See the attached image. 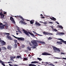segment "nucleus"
I'll return each mask as SVG.
<instances>
[{
    "label": "nucleus",
    "mask_w": 66,
    "mask_h": 66,
    "mask_svg": "<svg viewBox=\"0 0 66 66\" xmlns=\"http://www.w3.org/2000/svg\"><path fill=\"white\" fill-rule=\"evenodd\" d=\"M39 43H40L42 44L45 45V43L44 42H42V41H39Z\"/></svg>",
    "instance_id": "obj_24"
},
{
    "label": "nucleus",
    "mask_w": 66,
    "mask_h": 66,
    "mask_svg": "<svg viewBox=\"0 0 66 66\" xmlns=\"http://www.w3.org/2000/svg\"><path fill=\"white\" fill-rule=\"evenodd\" d=\"M37 59H38V60H39V61H42V59L40 58H37Z\"/></svg>",
    "instance_id": "obj_36"
},
{
    "label": "nucleus",
    "mask_w": 66,
    "mask_h": 66,
    "mask_svg": "<svg viewBox=\"0 0 66 66\" xmlns=\"http://www.w3.org/2000/svg\"><path fill=\"white\" fill-rule=\"evenodd\" d=\"M29 44L30 46H33V45H32V44H31V43H30Z\"/></svg>",
    "instance_id": "obj_45"
},
{
    "label": "nucleus",
    "mask_w": 66,
    "mask_h": 66,
    "mask_svg": "<svg viewBox=\"0 0 66 66\" xmlns=\"http://www.w3.org/2000/svg\"><path fill=\"white\" fill-rule=\"evenodd\" d=\"M16 59H19V58H21V59L22 60V57L21 56H20V55H17L16 57Z\"/></svg>",
    "instance_id": "obj_18"
},
{
    "label": "nucleus",
    "mask_w": 66,
    "mask_h": 66,
    "mask_svg": "<svg viewBox=\"0 0 66 66\" xmlns=\"http://www.w3.org/2000/svg\"><path fill=\"white\" fill-rule=\"evenodd\" d=\"M21 22V23H23V24H27V23L23 21H20V23Z\"/></svg>",
    "instance_id": "obj_14"
},
{
    "label": "nucleus",
    "mask_w": 66,
    "mask_h": 66,
    "mask_svg": "<svg viewBox=\"0 0 66 66\" xmlns=\"http://www.w3.org/2000/svg\"><path fill=\"white\" fill-rule=\"evenodd\" d=\"M58 39V40H62L60 41V42H62V43H64L66 45V41H64V40H63L62 39Z\"/></svg>",
    "instance_id": "obj_11"
},
{
    "label": "nucleus",
    "mask_w": 66,
    "mask_h": 66,
    "mask_svg": "<svg viewBox=\"0 0 66 66\" xmlns=\"http://www.w3.org/2000/svg\"><path fill=\"white\" fill-rule=\"evenodd\" d=\"M22 48H24V47H25V45L23 44H22Z\"/></svg>",
    "instance_id": "obj_35"
},
{
    "label": "nucleus",
    "mask_w": 66,
    "mask_h": 66,
    "mask_svg": "<svg viewBox=\"0 0 66 66\" xmlns=\"http://www.w3.org/2000/svg\"><path fill=\"white\" fill-rule=\"evenodd\" d=\"M31 64H36V63H38V62L37 61H35L31 62Z\"/></svg>",
    "instance_id": "obj_17"
},
{
    "label": "nucleus",
    "mask_w": 66,
    "mask_h": 66,
    "mask_svg": "<svg viewBox=\"0 0 66 66\" xmlns=\"http://www.w3.org/2000/svg\"><path fill=\"white\" fill-rule=\"evenodd\" d=\"M7 48L9 50H11L12 49V46H11V45H8L7 46Z\"/></svg>",
    "instance_id": "obj_15"
},
{
    "label": "nucleus",
    "mask_w": 66,
    "mask_h": 66,
    "mask_svg": "<svg viewBox=\"0 0 66 66\" xmlns=\"http://www.w3.org/2000/svg\"><path fill=\"white\" fill-rule=\"evenodd\" d=\"M40 16H43V15H42V14H41Z\"/></svg>",
    "instance_id": "obj_61"
},
{
    "label": "nucleus",
    "mask_w": 66,
    "mask_h": 66,
    "mask_svg": "<svg viewBox=\"0 0 66 66\" xmlns=\"http://www.w3.org/2000/svg\"><path fill=\"white\" fill-rule=\"evenodd\" d=\"M52 30L53 31H55V32H57V30L56 29H53Z\"/></svg>",
    "instance_id": "obj_31"
},
{
    "label": "nucleus",
    "mask_w": 66,
    "mask_h": 66,
    "mask_svg": "<svg viewBox=\"0 0 66 66\" xmlns=\"http://www.w3.org/2000/svg\"><path fill=\"white\" fill-rule=\"evenodd\" d=\"M0 12H0V16H1L2 13L3 12V11H2V9H1L0 10Z\"/></svg>",
    "instance_id": "obj_30"
},
{
    "label": "nucleus",
    "mask_w": 66,
    "mask_h": 66,
    "mask_svg": "<svg viewBox=\"0 0 66 66\" xmlns=\"http://www.w3.org/2000/svg\"><path fill=\"white\" fill-rule=\"evenodd\" d=\"M1 16V18H3L4 17L5 15H4L2 13Z\"/></svg>",
    "instance_id": "obj_20"
},
{
    "label": "nucleus",
    "mask_w": 66,
    "mask_h": 66,
    "mask_svg": "<svg viewBox=\"0 0 66 66\" xmlns=\"http://www.w3.org/2000/svg\"><path fill=\"white\" fill-rule=\"evenodd\" d=\"M43 33L44 35H53V34L44 31L43 32Z\"/></svg>",
    "instance_id": "obj_6"
},
{
    "label": "nucleus",
    "mask_w": 66,
    "mask_h": 66,
    "mask_svg": "<svg viewBox=\"0 0 66 66\" xmlns=\"http://www.w3.org/2000/svg\"><path fill=\"white\" fill-rule=\"evenodd\" d=\"M53 49L55 52L56 53H59L61 51V50L60 49L56 47L55 46L53 47Z\"/></svg>",
    "instance_id": "obj_3"
},
{
    "label": "nucleus",
    "mask_w": 66,
    "mask_h": 66,
    "mask_svg": "<svg viewBox=\"0 0 66 66\" xmlns=\"http://www.w3.org/2000/svg\"><path fill=\"white\" fill-rule=\"evenodd\" d=\"M45 64H47L48 65H50V66H55V65L52 64H49L48 63V62H46L45 63Z\"/></svg>",
    "instance_id": "obj_19"
},
{
    "label": "nucleus",
    "mask_w": 66,
    "mask_h": 66,
    "mask_svg": "<svg viewBox=\"0 0 66 66\" xmlns=\"http://www.w3.org/2000/svg\"><path fill=\"white\" fill-rule=\"evenodd\" d=\"M14 42L15 43V44H16V43H17V40H14Z\"/></svg>",
    "instance_id": "obj_39"
},
{
    "label": "nucleus",
    "mask_w": 66,
    "mask_h": 66,
    "mask_svg": "<svg viewBox=\"0 0 66 66\" xmlns=\"http://www.w3.org/2000/svg\"><path fill=\"white\" fill-rule=\"evenodd\" d=\"M53 18V21H55V20H56V18H55L54 17H52Z\"/></svg>",
    "instance_id": "obj_32"
},
{
    "label": "nucleus",
    "mask_w": 66,
    "mask_h": 66,
    "mask_svg": "<svg viewBox=\"0 0 66 66\" xmlns=\"http://www.w3.org/2000/svg\"><path fill=\"white\" fill-rule=\"evenodd\" d=\"M57 62H54V63L55 64H56V63H57Z\"/></svg>",
    "instance_id": "obj_51"
},
{
    "label": "nucleus",
    "mask_w": 66,
    "mask_h": 66,
    "mask_svg": "<svg viewBox=\"0 0 66 66\" xmlns=\"http://www.w3.org/2000/svg\"><path fill=\"white\" fill-rule=\"evenodd\" d=\"M16 35H18V33H16Z\"/></svg>",
    "instance_id": "obj_59"
},
{
    "label": "nucleus",
    "mask_w": 66,
    "mask_h": 66,
    "mask_svg": "<svg viewBox=\"0 0 66 66\" xmlns=\"http://www.w3.org/2000/svg\"><path fill=\"white\" fill-rule=\"evenodd\" d=\"M42 55H51L50 54L46 52H44L43 53H42Z\"/></svg>",
    "instance_id": "obj_7"
},
{
    "label": "nucleus",
    "mask_w": 66,
    "mask_h": 66,
    "mask_svg": "<svg viewBox=\"0 0 66 66\" xmlns=\"http://www.w3.org/2000/svg\"><path fill=\"white\" fill-rule=\"evenodd\" d=\"M11 36H13V37H14V38H16V39H18V40H19L20 41V40H23H23H24V38H18L15 36L13 35H12Z\"/></svg>",
    "instance_id": "obj_4"
},
{
    "label": "nucleus",
    "mask_w": 66,
    "mask_h": 66,
    "mask_svg": "<svg viewBox=\"0 0 66 66\" xmlns=\"http://www.w3.org/2000/svg\"><path fill=\"white\" fill-rule=\"evenodd\" d=\"M11 60H12V59H14L16 58V56H12L10 57Z\"/></svg>",
    "instance_id": "obj_22"
},
{
    "label": "nucleus",
    "mask_w": 66,
    "mask_h": 66,
    "mask_svg": "<svg viewBox=\"0 0 66 66\" xmlns=\"http://www.w3.org/2000/svg\"><path fill=\"white\" fill-rule=\"evenodd\" d=\"M11 60H12V61H14V59H11Z\"/></svg>",
    "instance_id": "obj_55"
},
{
    "label": "nucleus",
    "mask_w": 66,
    "mask_h": 66,
    "mask_svg": "<svg viewBox=\"0 0 66 66\" xmlns=\"http://www.w3.org/2000/svg\"><path fill=\"white\" fill-rule=\"evenodd\" d=\"M30 55L29 54V55H28V56L30 57Z\"/></svg>",
    "instance_id": "obj_63"
},
{
    "label": "nucleus",
    "mask_w": 66,
    "mask_h": 66,
    "mask_svg": "<svg viewBox=\"0 0 66 66\" xmlns=\"http://www.w3.org/2000/svg\"><path fill=\"white\" fill-rule=\"evenodd\" d=\"M34 33V34H37V35H38L39 36H42V35H40L39 34H38L36 33V32H35V31H32Z\"/></svg>",
    "instance_id": "obj_25"
},
{
    "label": "nucleus",
    "mask_w": 66,
    "mask_h": 66,
    "mask_svg": "<svg viewBox=\"0 0 66 66\" xmlns=\"http://www.w3.org/2000/svg\"><path fill=\"white\" fill-rule=\"evenodd\" d=\"M50 19H51V20H53V18H50Z\"/></svg>",
    "instance_id": "obj_52"
},
{
    "label": "nucleus",
    "mask_w": 66,
    "mask_h": 66,
    "mask_svg": "<svg viewBox=\"0 0 66 66\" xmlns=\"http://www.w3.org/2000/svg\"><path fill=\"white\" fill-rule=\"evenodd\" d=\"M43 23H44V24H47L48 23L47 22H43Z\"/></svg>",
    "instance_id": "obj_42"
},
{
    "label": "nucleus",
    "mask_w": 66,
    "mask_h": 66,
    "mask_svg": "<svg viewBox=\"0 0 66 66\" xmlns=\"http://www.w3.org/2000/svg\"><path fill=\"white\" fill-rule=\"evenodd\" d=\"M56 22V23H57V24H60L59 23L57 22Z\"/></svg>",
    "instance_id": "obj_50"
},
{
    "label": "nucleus",
    "mask_w": 66,
    "mask_h": 66,
    "mask_svg": "<svg viewBox=\"0 0 66 66\" xmlns=\"http://www.w3.org/2000/svg\"><path fill=\"white\" fill-rule=\"evenodd\" d=\"M29 66H36V65L34 64H30L28 65Z\"/></svg>",
    "instance_id": "obj_27"
},
{
    "label": "nucleus",
    "mask_w": 66,
    "mask_h": 66,
    "mask_svg": "<svg viewBox=\"0 0 66 66\" xmlns=\"http://www.w3.org/2000/svg\"><path fill=\"white\" fill-rule=\"evenodd\" d=\"M1 43L2 46H3L6 45V42L3 40V41L1 42Z\"/></svg>",
    "instance_id": "obj_9"
},
{
    "label": "nucleus",
    "mask_w": 66,
    "mask_h": 66,
    "mask_svg": "<svg viewBox=\"0 0 66 66\" xmlns=\"http://www.w3.org/2000/svg\"><path fill=\"white\" fill-rule=\"evenodd\" d=\"M14 17H15L16 18H17V16H14Z\"/></svg>",
    "instance_id": "obj_56"
},
{
    "label": "nucleus",
    "mask_w": 66,
    "mask_h": 66,
    "mask_svg": "<svg viewBox=\"0 0 66 66\" xmlns=\"http://www.w3.org/2000/svg\"><path fill=\"white\" fill-rule=\"evenodd\" d=\"M3 41V40H2V39L1 38H0V43H1Z\"/></svg>",
    "instance_id": "obj_40"
},
{
    "label": "nucleus",
    "mask_w": 66,
    "mask_h": 66,
    "mask_svg": "<svg viewBox=\"0 0 66 66\" xmlns=\"http://www.w3.org/2000/svg\"><path fill=\"white\" fill-rule=\"evenodd\" d=\"M27 21H30V20H27Z\"/></svg>",
    "instance_id": "obj_60"
},
{
    "label": "nucleus",
    "mask_w": 66,
    "mask_h": 66,
    "mask_svg": "<svg viewBox=\"0 0 66 66\" xmlns=\"http://www.w3.org/2000/svg\"><path fill=\"white\" fill-rule=\"evenodd\" d=\"M27 49L28 50H31V48H30L29 47H27Z\"/></svg>",
    "instance_id": "obj_33"
},
{
    "label": "nucleus",
    "mask_w": 66,
    "mask_h": 66,
    "mask_svg": "<svg viewBox=\"0 0 66 66\" xmlns=\"http://www.w3.org/2000/svg\"><path fill=\"white\" fill-rule=\"evenodd\" d=\"M23 59L24 60H25V61H27V60L28 61V59H27V58L25 57V58H24Z\"/></svg>",
    "instance_id": "obj_37"
},
{
    "label": "nucleus",
    "mask_w": 66,
    "mask_h": 66,
    "mask_svg": "<svg viewBox=\"0 0 66 66\" xmlns=\"http://www.w3.org/2000/svg\"><path fill=\"white\" fill-rule=\"evenodd\" d=\"M3 14H4V15H5V14H7V13L6 12H4Z\"/></svg>",
    "instance_id": "obj_47"
},
{
    "label": "nucleus",
    "mask_w": 66,
    "mask_h": 66,
    "mask_svg": "<svg viewBox=\"0 0 66 66\" xmlns=\"http://www.w3.org/2000/svg\"><path fill=\"white\" fill-rule=\"evenodd\" d=\"M18 32H19V33H20L21 34H22V32L20 30H18Z\"/></svg>",
    "instance_id": "obj_38"
},
{
    "label": "nucleus",
    "mask_w": 66,
    "mask_h": 66,
    "mask_svg": "<svg viewBox=\"0 0 66 66\" xmlns=\"http://www.w3.org/2000/svg\"><path fill=\"white\" fill-rule=\"evenodd\" d=\"M15 47L16 48L17 47V44L15 45Z\"/></svg>",
    "instance_id": "obj_44"
},
{
    "label": "nucleus",
    "mask_w": 66,
    "mask_h": 66,
    "mask_svg": "<svg viewBox=\"0 0 66 66\" xmlns=\"http://www.w3.org/2000/svg\"><path fill=\"white\" fill-rule=\"evenodd\" d=\"M52 38H53L52 37H50L48 38L47 39H48V40H51V39H52Z\"/></svg>",
    "instance_id": "obj_29"
},
{
    "label": "nucleus",
    "mask_w": 66,
    "mask_h": 66,
    "mask_svg": "<svg viewBox=\"0 0 66 66\" xmlns=\"http://www.w3.org/2000/svg\"><path fill=\"white\" fill-rule=\"evenodd\" d=\"M4 49L5 50H6L7 49H6V47H4Z\"/></svg>",
    "instance_id": "obj_53"
},
{
    "label": "nucleus",
    "mask_w": 66,
    "mask_h": 66,
    "mask_svg": "<svg viewBox=\"0 0 66 66\" xmlns=\"http://www.w3.org/2000/svg\"><path fill=\"white\" fill-rule=\"evenodd\" d=\"M6 27V28H5V29H7L8 28V26H6L5 27Z\"/></svg>",
    "instance_id": "obj_46"
},
{
    "label": "nucleus",
    "mask_w": 66,
    "mask_h": 66,
    "mask_svg": "<svg viewBox=\"0 0 66 66\" xmlns=\"http://www.w3.org/2000/svg\"><path fill=\"white\" fill-rule=\"evenodd\" d=\"M64 33L63 32H57L56 35H64Z\"/></svg>",
    "instance_id": "obj_10"
},
{
    "label": "nucleus",
    "mask_w": 66,
    "mask_h": 66,
    "mask_svg": "<svg viewBox=\"0 0 66 66\" xmlns=\"http://www.w3.org/2000/svg\"><path fill=\"white\" fill-rule=\"evenodd\" d=\"M59 28H60V29H63V27H62V26H59Z\"/></svg>",
    "instance_id": "obj_34"
},
{
    "label": "nucleus",
    "mask_w": 66,
    "mask_h": 66,
    "mask_svg": "<svg viewBox=\"0 0 66 66\" xmlns=\"http://www.w3.org/2000/svg\"><path fill=\"white\" fill-rule=\"evenodd\" d=\"M10 20H11V21H12L13 22H14V23H15V22L14 21V19L12 16L10 17Z\"/></svg>",
    "instance_id": "obj_13"
},
{
    "label": "nucleus",
    "mask_w": 66,
    "mask_h": 66,
    "mask_svg": "<svg viewBox=\"0 0 66 66\" xmlns=\"http://www.w3.org/2000/svg\"><path fill=\"white\" fill-rule=\"evenodd\" d=\"M3 34L4 35H7L6 36V37L8 38V39L9 40H13V39L12 38L11 36H10V33H6V32H4Z\"/></svg>",
    "instance_id": "obj_1"
},
{
    "label": "nucleus",
    "mask_w": 66,
    "mask_h": 66,
    "mask_svg": "<svg viewBox=\"0 0 66 66\" xmlns=\"http://www.w3.org/2000/svg\"><path fill=\"white\" fill-rule=\"evenodd\" d=\"M17 18H21V19H22V20H24V19H23V18H22V17L20 16H18L17 15Z\"/></svg>",
    "instance_id": "obj_16"
},
{
    "label": "nucleus",
    "mask_w": 66,
    "mask_h": 66,
    "mask_svg": "<svg viewBox=\"0 0 66 66\" xmlns=\"http://www.w3.org/2000/svg\"><path fill=\"white\" fill-rule=\"evenodd\" d=\"M1 48L0 47V52H1Z\"/></svg>",
    "instance_id": "obj_54"
},
{
    "label": "nucleus",
    "mask_w": 66,
    "mask_h": 66,
    "mask_svg": "<svg viewBox=\"0 0 66 66\" xmlns=\"http://www.w3.org/2000/svg\"><path fill=\"white\" fill-rule=\"evenodd\" d=\"M30 24H33L34 23V20H31L30 21Z\"/></svg>",
    "instance_id": "obj_23"
},
{
    "label": "nucleus",
    "mask_w": 66,
    "mask_h": 66,
    "mask_svg": "<svg viewBox=\"0 0 66 66\" xmlns=\"http://www.w3.org/2000/svg\"><path fill=\"white\" fill-rule=\"evenodd\" d=\"M49 23H52V24H53V22H48Z\"/></svg>",
    "instance_id": "obj_43"
},
{
    "label": "nucleus",
    "mask_w": 66,
    "mask_h": 66,
    "mask_svg": "<svg viewBox=\"0 0 66 66\" xmlns=\"http://www.w3.org/2000/svg\"><path fill=\"white\" fill-rule=\"evenodd\" d=\"M35 24H36V25H37V26H40L41 25L40 24L36 22Z\"/></svg>",
    "instance_id": "obj_26"
},
{
    "label": "nucleus",
    "mask_w": 66,
    "mask_h": 66,
    "mask_svg": "<svg viewBox=\"0 0 66 66\" xmlns=\"http://www.w3.org/2000/svg\"><path fill=\"white\" fill-rule=\"evenodd\" d=\"M5 25L4 24H3L2 23H0V30H3L4 28V27Z\"/></svg>",
    "instance_id": "obj_5"
},
{
    "label": "nucleus",
    "mask_w": 66,
    "mask_h": 66,
    "mask_svg": "<svg viewBox=\"0 0 66 66\" xmlns=\"http://www.w3.org/2000/svg\"><path fill=\"white\" fill-rule=\"evenodd\" d=\"M51 28H52V29H53V27H51Z\"/></svg>",
    "instance_id": "obj_62"
},
{
    "label": "nucleus",
    "mask_w": 66,
    "mask_h": 66,
    "mask_svg": "<svg viewBox=\"0 0 66 66\" xmlns=\"http://www.w3.org/2000/svg\"><path fill=\"white\" fill-rule=\"evenodd\" d=\"M0 63L3 66H5V65L4 64V62L2 61H1V60H0Z\"/></svg>",
    "instance_id": "obj_12"
},
{
    "label": "nucleus",
    "mask_w": 66,
    "mask_h": 66,
    "mask_svg": "<svg viewBox=\"0 0 66 66\" xmlns=\"http://www.w3.org/2000/svg\"><path fill=\"white\" fill-rule=\"evenodd\" d=\"M31 43L33 45V46H33V48L34 49H35L36 47H37V46H38V44L37 43V42L35 41H31Z\"/></svg>",
    "instance_id": "obj_2"
},
{
    "label": "nucleus",
    "mask_w": 66,
    "mask_h": 66,
    "mask_svg": "<svg viewBox=\"0 0 66 66\" xmlns=\"http://www.w3.org/2000/svg\"><path fill=\"white\" fill-rule=\"evenodd\" d=\"M55 59H61V58H58L57 57H55Z\"/></svg>",
    "instance_id": "obj_41"
},
{
    "label": "nucleus",
    "mask_w": 66,
    "mask_h": 66,
    "mask_svg": "<svg viewBox=\"0 0 66 66\" xmlns=\"http://www.w3.org/2000/svg\"><path fill=\"white\" fill-rule=\"evenodd\" d=\"M23 31L24 32V33L26 34V35H27V36H30V35L28 33V31H27L26 30H24V29H23Z\"/></svg>",
    "instance_id": "obj_8"
},
{
    "label": "nucleus",
    "mask_w": 66,
    "mask_h": 66,
    "mask_svg": "<svg viewBox=\"0 0 66 66\" xmlns=\"http://www.w3.org/2000/svg\"><path fill=\"white\" fill-rule=\"evenodd\" d=\"M12 63V62H7V63Z\"/></svg>",
    "instance_id": "obj_49"
},
{
    "label": "nucleus",
    "mask_w": 66,
    "mask_h": 66,
    "mask_svg": "<svg viewBox=\"0 0 66 66\" xmlns=\"http://www.w3.org/2000/svg\"><path fill=\"white\" fill-rule=\"evenodd\" d=\"M44 62H42V63H43V64H44Z\"/></svg>",
    "instance_id": "obj_64"
},
{
    "label": "nucleus",
    "mask_w": 66,
    "mask_h": 66,
    "mask_svg": "<svg viewBox=\"0 0 66 66\" xmlns=\"http://www.w3.org/2000/svg\"><path fill=\"white\" fill-rule=\"evenodd\" d=\"M28 33H29V34H30V35H32V36H33V37H35V36H34V34L32 33H31V32H30L28 31Z\"/></svg>",
    "instance_id": "obj_21"
},
{
    "label": "nucleus",
    "mask_w": 66,
    "mask_h": 66,
    "mask_svg": "<svg viewBox=\"0 0 66 66\" xmlns=\"http://www.w3.org/2000/svg\"><path fill=\"white\" fill-rule=\"evenodd\" d=\"M42 18H45V17L44 16H42Z\"/></svg>",
    "instance_id": "obj_57"
},
{
    "label": "nucleus",
    "mask_w": 66,
    "mask_h": 66,
    "mask_svg": "<svg viewBox=\"0 0 66 66\" xmlns=\"http://www.w3.org/2000/svg\"><path fill=\"white\" fill-rule=\"evenodd\" d=\"M9 65H10V66H13V65H12V64H9Z\"/></svg>",
    "instance_id": "obj_48"
},
{
    "label": "nucleus",
    "mask_w": 66,
    "mask_h": 66,
    "mask_svg": "<svg viewBox=\"0 0 66 66\" xmlns=\"http://www.w3.org/2000/svg\"><path fill=\"white\" fill-rule=\"evenodd\" d=\"M57 44L60 45V44H63V43L57 41Z\"/></svg>",
    "instance_id": "obj_28"
},
{
    "label": "nucleus",
    "mask_w": 66,
    "mask_h": 66,
    "mask_svg": "<svg viewBox=\"0 0 66 66\" xmlns=\"http://www.w3.org/2000/svg\"><path fill=\"white\" fill-rule=\"evenodd\" d=\"M39 22H40L41 23H43V22L42 21H40Z\"/></svg>",
    "instance_id": "obj_58"
}]
</instances>
